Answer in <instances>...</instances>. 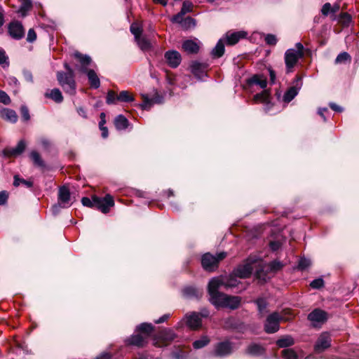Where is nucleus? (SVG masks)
I'll return each mask as SVG.
<instances>
[{"label": "nucleus", "mask_w": 359, "mask_h": 359, "mask_svg": "<svg viewBox=\"0 0 359 359\" xmlns=\"http://www.w3.org/2000/svg\"><path fill=\"white\" fill-rule=\"evenodd\" d=\"M184 15V14H182V13L180 12L172 18V21L175 22L179 23L181 25L182 22H183V20H184V18H183Z\"/></svg>", "instance_id": "62"}, {"label": "nucleus", "mask_w": 359, "mask_h": 359, "mask_svg": "<svg viewBox=\"0 0 359 359\" xmlns=\"http://www.w3.org/2000/svg\"><path fill=\"white\" fill-rule=\"evenodd\" d=\"M210 342L209 339L204 336L201 337L200 339L195 341L193 343V346L196 349L201 348L204 346H205L208 343Z\"/></svg>", "instance_id": "44"}, {"label": "nucleus", "mask_w": 359, "mask_h": 359, "mask_svg": "<svg viewBox=\"0 0 359 359\" xmlns=\"http://www.w3.org/2000/svg\"><path fill=\"white\" fill-rule=\"evenodd\" d=\"M125 341L128 345L135 346L139 348L144 347L147 343L146 337L139 334L131 335Z\"/></svg>", "instance_id": "17"}, {"label": "nucleus", "mask_w": 359, "mask_h": 359, "mask_svg": "<svg viewBox=\"0 0 359 359\" xmlns=\"http://www.w3.org/2000/svg\"><path fill=\"white\" fill-rule=\"evenodd\" d=\"M233 351V344L229 341H224L215 346L212 354L215 356L223 358L230 355Z\"/></svg>", "instance_id": "9"}, {"label": "nucleus", "mask_w": 359, "mask_h": 359, "mask_svg": "<svg viewBox=\"0 0 359 359\" xmlns=\"http://www.w3.org/2000/svg\"><path fill=\"white\" fill-rule=\"evenodd\" d=\"M257 261L258 258L257 257H249L244 264L238 266L233 270V274L241 278L250 277L253 270L252 264L257 263Z\"/></svg>", "instance_id": "5"}, {"label": "nucleus", "mask_w": 359, "mask_h": 359, "mask_svg": "<svg viewBox=\"0 0 359 359\" xmlns=\"http://www.w3.org/2000/svg\"><path fill=\"white\" fill-rule=\"evenodd\" d=\"M330 13H332V6L330 3H325L321 8V13L324 16H327Z\"/></svg>", "instance_id": "58"}, {"label": "nucleus", "mask_w": 359, "mask_h": 359, "mask_svg": "<svg viewBox=\"0 0 359 359\" xmlns=\"http://www.w3.org/2000/svg\"><path fill=\"white\" fill-rule=\"evenodd\" d=\"M284 359H298L297 353L292 348H286L282 351Z\"/></svg>", "instance_id": "43"}, {"label": "nucleus", "mask_w": 359, "mask_h": 359, "mask_svg": "<svg viewBox=\"0 0 359 359\" xmlns=\"http://www.w3.org/2000/svg\"><path fill=\"white\" fill-rule=\"evenodd\" d=\"M203 290L192 286H189L183 290V295L189 299H200L203 296Z\"/></svg>", "instance_id": "21"}, {"label": "nucleus", "mask_w": 359, "mask_h": 359, "mask_svg": "<svg viewBox=\"0 0 359 359\" xmlns=\"http://www.w3.org/2000/svg\"><path fill=\"white\" fill-rule=\"evenodd\" d=\"M294 344V339L289 335L284 336L283 337L279 339L276 341V344L280 348H286L290 346H292Z\"/></svg>", "instance_id": "35"}, {"label": "nucleus", "mask_w": 359, "mask_h": 359, "mask_svg": "<svg viewBox=\"0 0 359 359\" xmlns=\"http://www.w3.org/2000/svg\"><path fill=\"white\" fill-rule=\"evenodd\" d=\"M9 35L15 40H20L25 36V29L21 22L13 21L9 23L8 27Z\"/></svg>", "instance_id": "11"}, {"label": "nucleus", "mask_w": 359, "mask_h": 359, "mask_svg": "<svg viewBox=\"0 0 359 359\" xmlns=\"http://www.w3.org/2000/svg\"><path fill=\"white\" fill-rule=\"evenodd\" d=\"M224 43L222 39H219L216 46L212 48L211 55L213 58H219L224 55Z\"/></svg>", "instance_id": "31"}, {"label": "nucleus", "mask_w": 359, "mask_h": 359, "mask_svg": "<svg viewBox=\"0 0 359 359\" xmlns=\"http://www.w3.org/2000/svg\"><path fill=\"white\" fill-rule=\"evenodd\" d=\"M114 125L117 130H126L129 126L128 120L122 114L118 115L114 119Z\"/></svg>", "instance_id": "32"}, {"label": "nucleus", "mask_w": 359, "mask_h": 359, "mask_svg": "<svg viewBox=\"0 0 359 359\" xmlns=\"http://www.w3.org/2000/svg\"><path fill=\"white\" fill-rule=\"evenodd\" d=\"M269 99V94L267 90H264L260 93L254 95L253 100L255 102L268 103Z\"/></svg>", "instance_id": "38"}, {"label": "nucleus", "mask_w": 359, "mask_h": 359, "mask_svg": "<svg viewBox=\"0 0 359 359\" xmlns=\"http://www.w3.org/2000/svg\"><path fill=\"white\" fill-rule=\"evenodd\" d=\"M303 55L304 53L296 51L294 48H290L285 51L284 59L287 74L293 72L294 66Z\"/></svg>", "instance_id": "6"}, {"label": "nucleus", "mask_w": 359, "mask_h": 359, "mask_svg": "<svg viewBox=\"0 0 359 359\" xmlns=\"http://www.w3.org/2000/svg\"><path fill=\"white\" fill-rule=\"evenodd\" d=\"M308 319L313 327H318L327 320V313L322 309H316L308 315Z\"/></svg>", "instance_id": "8"}, {"label": "nucleus", "mask_w": 359, "mask_h": 359, "mask_svg": "<svg viewBox=\"0 0 359 359\" xmlns=\"http://www.w3.org/2000/svg\"><path fill=\"white\" fill-rule=\"evenodd\" d=\"M248 86L251 88L255 86L264 89L267 86V81L265 76L261 74H255L247 80Z\"/></svg>", "instance_id": "16"}, {"label": "nucleus", "mask_w": 359, "mask_h": 359, "mask_svg": "<svg viewBox=\"0 0 359 359\" xmlns=\"http://www.w3.org/2000/svg\"><path fill=\"white\" fill-rule=\"evenodd\" d=\"M192 7H193V4L191 1H184L182 4V6L180 12L182 13V14L185 15L188 13L191 12Z\"/></svg>", "instance_id": "49"}, {"label": "nucleus", "mask_w": 359, "mask_h": 359, "mask_svg": "<svg viewBox=\"0 0 359 359\" xmlns=\"http://www.w3.org/2000/svg\"><path fill=\"white\" fill-rule=\"evenodd\" d=\"M269 245L273 251H276L280 248V243L278 241H271L270 242Z\"/></svg>", "instance_id": "64"}, {"label": "nucleus", "mask_w": 359, "mask_h": 359, "mask_svg": "<svg viewBox=\"0 0 359 359\" xmlns=\"http://www.w3.org/2000/svg\"><path fill=\"white\" fill-rule=\"evenodd\" d=\"M130 32L134 35L135 39H138L142 36V29L137 25L133 24L130 26Z\"/></svg>", "instance_id": "52"}, {"label": "nucleus", "mask_w": 359, "mask_h": 359, "mask_svg": "<svg viewBox=\"0 0 359 359\" xmlns=\"http://www.w3.org/2000/svg\"><path fill=\"white\" fill-rule=\"evenodd\" d=\"M186 324L192 330H196L201 326V319L198 313L194 312L186 316Z\"/></svg>", "instance_id": "18"}, {"label": "nucleus", "mask_w": 359, "mask_h": 359, "mask_svg": "<svg viewBox=\"0 0 359 359\" xmlns=\"http://www.w3.org/2000/svg\"><path fill=\"white\" fill-rule=\"evenodd\" d=\"M222 287V282L219 277L212 278L208 283V292L210 295L209 301L216 309L223 308L227 294L219 292Z\"/></svg>", "instance_id": "1"}, {"label": "nucleus", "mask_w": 359, "mask_h": 359, "mask_svg": "<svg viewBox=\"0 0 359 359\" xmlns=\"http://www.w3.org/2000/svg\"><path fill=\"white\" fill-rule=\"evenodd\" d=\"M26 148V142L25 140H20L18 142L16 147L13 148L6 149L4 150V154L8 157L16 156L20 155Z\"/></svg>", "instance_id": "19"}, {"label": "nucleus", "mask_w": 359, "mask_h": 359, "mask_svg": "<svg viewBox=\"0 0 359 359\" xmlns=\"http://www.w3.org/2000/svg\"><path fill=\"white\" fill-rule=\"evenodd\" d=\"M84 73L87 74L90 85L92 88L97 89L100 86V79L94 70L89 69L87 72Z\"/></svg>", "instance_id": "27"}, {"label": "nucleus", "mask_w": 359, "mask_h": 359, "mask_svg": "<svg viewBox=\"0 0 359 359\" xmlns=\"http://www.w3.org/2000/svg\"><path fill=\"white\" fill-rule=\"evenodd\" d=\"M137 332H140L144 334V337L147 338L149 335L153 332L154 326L151 323H143L137 326Z\"/></svg>", "instance_id": "34"}, {"label": "nucleus", "mask_w": 359, "mask_h": 359, "mask_svg": "<svg viewBox=\"0 0 359 359\" xmlns=\"http://www.w3.org/2000/svg\"><path fill=\"white\" fill-rule=\"evenodd\" d=\"M20 184H22L27 187V188H30L33 186V182L31 180H26L25 179L19 177L18 175H15L13 185L15 187H18Z\"/></svg>", "instance_id": "40"}, {"label": "nucleus", "mask_w": 359, "mask_h": 359, "mask_svg": "<svg viewBox=\"0 0 359 359\" xmlns=\"http://www.w3.org/2000/svg\"><path fill=\"white\" fill-rule=\"evenodd\" d=\"M99 128L100 130L102 131V137L103 138H107L108 137V130L107 128L103 125L102 122L99 123Z\"/></svg>", "instance_id": "63"}, {"label": "nucleus", "mask_w": 359, "mask_h": 359, "mask_svg": "<svg viewBox=\"0 0 359 359\" xmlns=\"http://www.w3.org/2000/svg\"><path fill=\"white\" fill-rule=\"evenodd\" d=\"M222 282V287L224 288L234 287L237 285V280L235 278L225 279L219 277Z\"/></svg>", "instance_id": "47"}, {"label": "nucleus", "mask_w": 359, "mask_h": 359, "mask_svg": "<svg viewBox=\"0 0 359 359\" xmlns=\"http://www.w3.org/2000/svg\"><path fill=\"white\" fill-rule=\"evenodd\" d=\"M281 317L280 316L274 312L269 315L266 320L264 325V330L267 333H274L279 330V322Z\"/></svg>", "instance_id": "10"}, {"label": "nucleus", "mask_w": 359, "mask_h": 359, "mask_svg": "<svg viewBox=\"0 0 359 359\" xmlns=\"http://www.w3.org/2000/svg\"><path fill=\"white\" fill-rule=\"evenodd\" d=\"M21 2V5L18 10V13L22 16L25 17L27 15L28 11L32 8V1L31 0H20Z\"/></svg>", "instance_id": "37"}, {"label": "nucleus", "mask_w": 359, "mask_h": 359, "mask_svg": "<svg viewBox=\"0 0 359 359\" xmlns=\"http://www.w3.org/2000/svg\"><path fill=\"white\" fill-rule=\"evenodd\" d=\"M0 65L3 67H8L9 66L8 57L6 53V51L0 48Z\"/></svg>", "instance_id": "45"}, {"label": "nucleus", "mask_w": 359, "mask_h": 359, "mask_svg": "<svg viewBox=\"0 0 359 359\" xmlns=\"http://www.w3.org/2000/svg\"><path fill=\"white\" fill-rule=\"evenodd\" d=\"M36 39V34L34 29H29L27 33V41L33 43Z\"/></svg>", "instance_id": "59"}, {"label": "nucleus", "mask_w": 359, "mask_h": 359, "mask_svg": "<svg viewBox=\"0 0 359 359\" xmlns=\"http://www.w3.org/2000/svg\"><path fill=\"white\" fill-rule=\"evenodd\" d=\"M324 285V280L323 278H316L311 282L310 286L313 289H320Z\"/></svg>", "instance_id": "53"}, {"label": "nucleus", "mask_w": 359, "mask_h": 359, "mask_svg": "<svg viewBox=\"0 0 359 359\" xmlns=\"http://www.w3.org/2000/svg\"><path fill=\"white\" fill-rule=\"evenodd\" d=\"M0 102L4 104H8L11 102V99L8 94L1 90H0Z\"/></svg>", "instance_id": "57"}, {"label": "nucleus", "mask_w": 359, "mask_h": 359, "mask_svg": "<svg viewBox=\"0 0 359 359\" xmlns=\"http://www.w3.org/2000/svg\"><path fill=\"white\" fill-rule=\"evenodd\" d=\"M311 265V261L306 258H302L299 261L298 268L301 270H305Z\"/></svg>", "instance_id": "54"}, {"label": "nucleus", "mask_w": 359, "mask_h": 359, "mask_svg": "<svg viewBox=\"0 0 359 359\" xmlns=\"http://www.w3.org/2000/svg\"><path fill=\"white\" fill-rule=\"evenodd\" d=\"M29 156L35 165L41 168L45 166L43 161L42 160L40 154L37 151H32L30 153Z\"/></svg>", "instance_id": "39"}, {"label": "nucleus", "mask_w": 359, "mask_h": 359, "mask_svg": "<svg viewBox=\"0 0 359 359\" xmlns=\"http://www.w3.org/2000/svg\"><path fill=\"white\" fill-rule=\"evenodd\" d=\"M139 48L144 52L149 51L151 48L150 41L144 36H141L135 39Z\"/></svg>", "instance_id": "33"}, {"label": "nucleus", "mask_w": 359, "mask_h": 359, "mask_svg": "<svg viewBox=\"0 0 359 359\" xmlns=\"http://www.w3.org/2000/svg\"><path fill=\"white\" fill-rule=\"evenodd\" d=\"M351 55L346 52H342L337 56V57L335 59V63L336 64L346 63V62H351Z\"/></svg>", "instance_id": "42"}, {"label": "nucleus", "mask_w": 359, "mask_h": 359, "mask_svg": "<svg viewBox=\"0 0 359 359\" xmlns=\"http://www.w3.org/2000/svg\"><path fill=\"white\" fill-rule=\"evenodd\" d=\"M283 264L280 261L274 260L269 264L268 268L271 271L276 272L280 270Z\"/></svg>", "instance_id": "48"}, {"label": "nucleus", "mask_w": 359, "mask_h": 359, "mask_svg": "<svg viewBox=\"0 0 359 359\" xmlns=\"http://www.w3.org/2000/svg\"><path fill=\"white\" fill-rule=\"evenodd\" d=\"M81 203L83 205L89 207V208H95V196H93L92 199H90L88 197H83L81 199Z\"/></svg>", "instance_id": "50"}, {"label": "nucleus", "mask_w": 359, "mask_h": 359, "mask_svg": "<svg viewBox=\"0 0 359 359\" xmlns=\"http://www.w3.org/2000/svg\"><path fill=\"white\" fill-rule=\"evenodd\" d=\"M165 59L172 68L177 67L182 61L181 55L177 50H168L165 53Z\"/></svg>", "instance_id": "15"}, {"label": "nucleus", "mask_w": 359, "mask_h": 359, "mask_svg": "<svg viewBox=\"0 0 359 359\" xmlns=\"http://www.w3.org/2000/svg\"><path fill=\"white\" fill-rule=\"evenodd\" d=\"M294 86L289 88L283 95V101L285 102H290L292 101L298 94L299 90L302 88V82L300 77H297Z\"/></svg>", "instance_id": "14"}, {"label": "nucleus", "mask_w": 359, "mask_h": 359, "mask_svg": "<svg viewBox=\"0 0 359 359\" xmlns=\"http://www.w3.org/2000/svg\"><path fill=\"white\" fill-rule=\"evenodd\" d=\"M196 26V20L191 17H187L184 18L183 22H182L181 27L184 29H189L194 28Z\"/></svg>", "instance_id": "41"}, {"label": "nucleus", "mask_w": 359, "mask_h": 359, "mask_svg": "<svg viewBox=\"0 0 359 359\" xmlns=\"http://www.w3.org/2000/svg\"><path fill=\"white\" fill-rule=\"evenodd\" d=\"M331 345V338L327 332L322 333L318 338L314 350L316 353H320L328 348Z\"/></svg>", "instance_id": "12"}, {"label": "nucleus", "mask_w": 359, "mask_h": 359, "mask_svg": "<svg viewBox=\"0 0 359 359\" xmlns=\"http://www.w3.org/2000/svg\"><path fill=\"white\" fill-rule=\"evenodd\" d=\"M44 95L56 103H61L63 101V96L58 88H53L50 92H46Z\"/></svg>", "instance_id": "30"}, {"label": "nucleus", "mask_w": 359, "mask_h": 359, "mask_svg": "<svg viewBox=\"0 0 359 359\" xmlns=\"http://www.w3.org/2000/svg\"><path fill=\"white\" fill-rule=\"evenodd\" d=\"M175 337L176 335L171 329H164L158 334V338L164 342L172 341Z\"/></svg>", "instance_id": "29"}, {"label": "nucleus", "mask_w": 359, "mask_h": 359, "mask_svg": "<svg viewBox=\"0 0 359 359\" xmlns=\"http://www.w3.org/2000/svg\"><path fill=\"white\" fill-rule=\"evenodd\" d=\"M118 95L114 90H109L106 97V102L107 104H115L117 100Z\"/></svg>", "instance_id": "46"}, {"label": "nucleus", "mask_w": 359, "mask_h": 359, "mask_svg": "<svg viewBox=\"0 0 359 359\" xmlns=\"http://www.w3.org/2000/svg\"><path fill=\"white\" fill-rule=\"evenodd\" d=\"M8 193L6 191L0 192V205H4L8 200Z\"/></svg>", "instance_id": "61"}, {"label": "nucleus", "mask_w": 359, "mask_h": 359, "mask_svg": "<svg viewBox=\"0 0 359 359\" xmlns=\"http://www.w3.org/2000/svg\"><path fill=\"white\" fill-rule=\"evenodd\" d=\"M72 203L73 201L69 189L62 186L58 190L57 203L52 207V212L54 215H56L60 212V208H68Z\"/></svg>", "instance_id": "2"}, {"label": "nucleus", "mask_w": 359, "mask_h": 359, "mask_svg": "<svg viewBox=\"0 0 359 359\" xmlns=\"http://www.w3.org/2000/svg\"><path fill=\"white\" fill-rule=\"evenodd\" d=\"M1 116L3 119L13 123L18 121V115L16 112L11 109H4L1 111Z\"/></svg>", "instance_id": "28"}, {"label": "nucleus", "mask_w": 359, "mask_h": 359, "mask_svg": "<svg viewBox=\"0 0 359 359\" xmlns=\"http://www.w3.org/2000/svg\"><path fill=\"white\" fill-rule=\"evenodd\" d=\"M265 41L268 45L274 46L277 43V39L275 35L269 34L265 36Z\"/></svg>", "instance_id": "56"}, {"label": "nucleus", "mask_w": 359, "mask_h": 359, "mask_svg": "<svg viewBox=\"0 0 359 359\" xmlns=\"http://www.w3.org/2000/svg\"><path fill=\"white\" fill-rule=\"evenodd\" d=\"M72 55L79 62V65H76V68L81 72H87L88 70V67L92 62L91 57L89 55H83L79 51L74 52Z\"/></svg>", "instance_id": "13"}, {"label": "nucleus", "mask_w": 359, "mask_h": 359, "mask_svg": "<svg viewBox=\"0 0 359 359\" xmlns=\"http://www.w3.org/2000/svg\"><path fill=\"white\" fill-rule=\"evenodd\" d=\"M256 304L261 314H264L267 306V303L264 299H258L256 301Z\"/></svg>", "instance_id": "51"}, {"label": "nucleus", "mask_w": 359, "mask_h": 359, "mask_svg": "<svg viewBox=\"0 0 359 359\" xmlns=\"http://www.w3.org/2000/svg\"><path fill=\"white\" fill-rule=\"evenodd\" d=\"M205 65L195 61L191 65V72L196 77L201 79L205 75Z\"/></svg>", "instance_id": "24"}, {"label": "nucleus", "mask_w": 359, "mask_h": 359, "mask_svg": "<svg viewBox=\"0 0 359 359\" xmlns=\"http://www.w3.org/2000/svg\"><path fill=\"white\" fill-rule=\"evenodd\" d=\"M23 76L25 79L28 82H33V76L30 71L25 69L23 70Z\"/></svg>", "instance_id": "60"}, {"label": "nucleus", "mask_w": 359, "mask_h": 359, "mask_svg": "<svg viewBox=\"0 0 359 359\" xmlns=\"http://www.w3.org/2000/svg\"><path fill=\"white\" fill-rule=\"evenodd\" d=\"M22 119L24 121H28L30 119L29 109L26 106H22L20 108Z\"/></svg>", "instance_id": "55"}, {"label": "nucleus", "mask_w": 359, "mask_h": 359, "mask_svg": "<svg viewBox=\"0 0 359 359\" xmlns=\"http://www.w3.org/2000/svg\"><path fill=\"white\" fill-rule=\"evenodd\" d=\"M182 46L183 50L188 54H196L200 49L199 43L191 39L184 41Z\"/></svg>", "instance_id": "20"}, {"label": "nucleus", "mask_w": 359, "mask_h": 359, "mask_svg": "<svg viewBox=\"0 0 359 359\" xmlns=\"http://www.w3.org/2000/svg\"><path fill=\"white\" fill-rule=\"evenodd\" d=\"M265 349L263 346L258 344H251L247 348L245 353L248 355H250L252 356H259L262 355L264 353Z\"/></svg>", "instance_id": "25"}, {"label": "nucleus", "mask_w": 359, "mask_h": 359, "mask_svg": "<svg viewBox=\"0 0 359 359\" xmlns=\"http://www.w3.org/2000/svg\"><path fill=\"white\" fill-rule=\"evenodd\" d=\"M57 79L64 91L71 95L76 93V82L74 74H66L64 72H57Z\"/></svg>", "instance_id": "4"}, {"label": "nucleus", "mask_w": 359, "mask_h": 359, "mask_svg": "<svg viewBox=\"0 0 359 359\" xmlns=\"http://www.w3.org/2000/svg\"><path fill=\"white\" fill-rule=\"evenodd\" d=\"M226 257V253L222 252L212 255L208 252L204 254L201 258V264L203 268L208 271H214L217 267L219 262Z\"/></svg>", "instance_id": "3"}, {"label": "nucleus", "mask_w": 359, "mask_h": 359, "mask_svg": "<svg viewBox=\"0 0 359 359\" xmlns=\"http://www.w3.org/2000/svg\"><path fill=\"white\" fill-rule=\"evenodd\" d=\"M144 100L143 102L140 104V107L142 109H149L154 103L160 104L163 102V97L160 95H156L153 98L150 99L147 95H142Z\"/></svg>", "instance_id": "22"}, {"label": "nucleus", "mask_w": 359, "mask_h": 359, "mask_svg": "<svg viewBox=\"0 0 359 359\" xmlns=\"http://www.w3.org/2000/svg\"><path fill=\"white\" fill-rule=\"evenodd\" d=\"M117 100L121 102H131L135 100V98L129 91L122 90L118 95Z\"/></svg>", "instance_id": "36"}, {"label": "nucleus", "mask_w": 359, "mask_h": 359, "mask_svg": "<svg viewBox=\"0 0 359 359\" xmlns=\"http://www.w3.org/2000/svg\"><path fill=\"white\" fill-rule=\"evenodd\" d=\"M241 301V299L240 297L227 295L225 302L223 304V308L235 310L239 307Z\"/></svg>", "instance_id": "23"}, {"label": "nucleus", "mask_w": 359, "mask_h": 359, "mask_svg": "<svg viewBox=\"0 0 359 359\" xmlns=\"http://www.w3.org/2000/svg\"><path fill=\"white\" fill-rule=\"evenodd\" d=\"M114 205L113 197L107 194L104 197L95 196V208L103 213H107L110 208Z\"/></svg>", "instance_id": "7"}, {"label": "nucleus", "mask_w": 359, "mask_h": 359, "mask_svg": "<svg viewBox=\"0 0 359 359\" xmlns=\"http://www.w3.org/2000/svg\"><path fill=\"white\" fill-rule=\"evenodd\" d=\"M245 32H236L233 33H226V42L229 45H234L239 41V40L245 36Z\"/></svg>", "instance_id": "26"}]
</instances>
